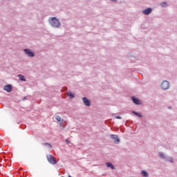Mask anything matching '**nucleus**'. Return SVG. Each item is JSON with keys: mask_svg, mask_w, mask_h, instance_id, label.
Here are the masks:
<instances>
[{"mask_svg": "<svg viewBox=\"0 0 177 177\" xmlns=\"http://www.w3.org/2000/svg\"><path fill=\"white\" fill-rule=\"evenodd\" d=\"M49 22L52 27H55L56 28H57V27H60V21L56 17L51 18Z\"/></svg>", "mask_w": 177, "mask_h": 177, "instance_id": "nucleus-1", "label": "nucleus"}, {"mask_svg": "<svg viewBox=\"0 0 177 177\" xmlns=\"http://www.w3.org/2000/svg\"><path fill=\"white\" fill-rule=\"evenodd\" d=\"M160 88L163 91H168L171 88V83L168 80H164L160 84Z\"/></svg>", "mask_w": 177, "mask_h": 177, "instance_id": "nucleus-2", "label": "nucleus"}, {"mask_svg": "<svg viewBox=\"0 0 177 177\" xmlns=\"http://www.w3.org/2000/svg\"><path fill=\"white\" fill-rule=\"evenodd\" d=\"M47 160L48 161V162H50V164H52L53 165H55V164L57 163V161H56V159L55 158V157L52 155H48L46 156Z\"/></svg>", "mask_w": 177, "mask_h": 177, "instance_id": "nucleus-3", "label": "nucleus"}, {"mask_svg": "<svg viewBox=\"0 0 177 177\" xmlns=\"http://www.w3.org/2000/svg\"><path fill=\"white\" fill-rule=\"evenodd\" d=\"M111 139H113L115 145H120L121 143V140L118 137V135L111 134Z\"/></svg>", "mask_w": 177, "mask_h": 177, "instance_id": "nucleus-4", "label": "nucleus"}, {"mask_svg": "<svg viewBox=\"0 0 177 177\" xmlns=\"http://www.w3.org/2000/svg\"><path fill=\"white\" fill-rule=\"evenodd\" d=\"M131 100H133V103H134V104H136L138 106H140V104H142V101H140V100H139V98L133 96L131 97Z\"/></svg>", "mask_w": 177, "mask_h": 177, "instance_id": "nucleus-5", "label": "nucleus"}, {"mask_svg": "<svg viewBox=\"0 0 177 177\" xmlns=\"http://www.w3.org/2000/svg\"><path fill=\"white\" fill-rule=\"evenodd\" d=\"M153 12V8H148L142 11L143 15L149 16Z\"/></svg>", "mask_w": 177, "mask_h": 177, "instance_id": "nucleus-6", "label": "nucleus"}, {"mask_svg": "<svg viewBox=\"0 0 177 177\" xmlns=\"http://www.w3.org/2000/svg\"><path fill=\"white\" fill-rule=\"evenodd\" d=\"M24 52L28 55V56H29V57H34L35 56L34 53L29 49H25Z\"/></svg>", "mask_w": 177, "mask_h": 177, "instance_id": "nucleus-7", "label": "nucleus"}, {"mask_svg": "<svg viewBox=\"0 0 177 177\" xmlns=\"http://www.w3.org/2000/svg\"><path fill=\"white\" fill-rule=\"evenodd\" d=\"M83 102L84 103L85 106H91V101H89V100H88V98L84 97L82 98Z\"/></svg>", "mask_w": 177, "mask_h": 177, "instance_id": "nucleus-8", "label": "nucleus"}, {"mask_svg": "<svg viewBox=\"0 0 177 177\" xmlns=\"http://www.w3.org/2000/svg\"><path fill=\"white\" fill-rule=\"evenodd\" d=\"M4 91H6V92H12V85L8 84L6 85L3 88Z\"/></svg>", "mask_w": 177, "mask_h": 177, "instance_id": "nucleus-9", "label": "nucleus"}, {"mask_svg": "<svg viewBox=\"0 0 177 177\" xmlns=\"http://www.w3.org/2000/svg\"><path fill=\"white\" fill-rule=\"evenodd\" d=\"M132 113H133V114H134V115H136L137 117H139L140 118H142V117H143L142 113H140L139 112H136L135 111H133Z\"/></svg>", "mask_w": 177, "mask_h": 177, "instance_id": "nucleus-10", "label": "nucleus"}, {"mask_svg": "<svg viewBox=\"0 0 177 177\" xmlns=\"http://www.w3.org/2000/svg\"><path fill=\"white\" fill-rule=\"evenodd\" d=\"M159 157L162 158V160H166L167 156H165L162 152H159Z\"/></svg>", "mask_w": 177, "mask_h": 177, "instance_id": "nucleus-11", "label": "nucleus"}, {"mask_svg": "<svg viewBox=\"0 0 177 177\" xmlns=\"http://www.w3.org/2000/svg\"><path fill=\"white\" fill-rule=\"evenodd\" d=\"M160 6L162 8H168V3H167L166 1H163L160 3Z\"/></svg>", "mask_w": 177, "mask_h": 177, "instance_id": "nucleus-12", "label": "nucleus"}, {"mask_svg": "<svg viewBox=\"0 0 177 177\" xmlns=\"http://www.w3.org/2000/svg\"><path fill=\"white\" fill-rule=\"evenodd\" d=\"M141 175H142L144 177H149V173L145 170L141 171Z\"/></svg>", "mask_w": 177, "mask_h": 177, "instance_id": "nucleus-13", "label": "nucleus"}, {"mask_svg": "<svg viewBox=\"0 0 177 177\" xmlns=\"http://www.w3.org/2000/svg\"><path fill=\"white\" fill-rule=\"evenodd\" d=\"M166 161H168L169 162H174V158L169 156L167 157Z\"/></svg>", "mask_w": 177, "mask_h": 177, "instance_id": "nucleus-14", "label": "nucleus"}, {"mask_svg": "<svg viewBox=\"0 0 177 177\" xmlns=\"http://www.w3.org/2000/svg\"><path fill=\"white\" fill-rule=\"evenodd\" d=\"M67 95L68 97H70V99H74V94H73L71 91L68 92Z\"/></svg>", "mask_w": 177, "mask_h": 177, "instance_id": "nucleus-15", "label": "nucleus"}, {"mask_svg": "<svg viewBox=\"0 0 177 177\" xmlns=\"http://www.w3.org/2000/svg\"><path fill=\"white\" fill-rule=\"evenodd\" d=\"M112 116L115 117V118H116L117 120H122V118L121 116H117L116 113L112 114Z\"/></svg>", "mask_w": 177, "mask_h": 177, "instance_id": "nucleus-16", "label": "nucleus"}, {"mask_svg": "<svg viewBox=\"0 0 177 177\" xmlns=\"http://www.w3.org/2000/svg\"><path fill=\"white\" fill-rule=\"evenodd\" d=\"M18 78L20 80V81H26L24 76H23L22 75H19Z\"/></svg>", "mask_w": 177, "mask_h": 177, "instance_id": "nucleus-17", "label": "nucleus"}, {"mask_svg": "<svg viewBox=\"0 0 177 177\" xmlns=\"http://www.w3.org/2000/svg\"><path fill=\"white\" fill-rule=\"evenodd\" d=\"M55 118L58 122H60L62 121V118L59 115H57Z\"/></svg>", "mask_w": 177, "mask_h": 177, "instance_id": "nucleus-18", "label": "nucleus"}, {"mask_svg": "<svg viewBox=\"0 0 177 177\" xmlns=\"http://www.w3.org/2000/svg\"><path fill=\"white\" fill-rule=\"evenodd\" d=\"M44 145L45 146H49L50 149H52V145L50 143L46 142V143L44 144Z\"/></svg>", "mask_w": 177, "mask_h": 177, "instance_id": "nucleus-19", "label": "nucleus"}, {"mask_svg": "<svg viewBox=\"0 0 177 177\" xmlns=\"http://www.w3.org/2000/svg\"><path fill=\"white\" fill-rule=\"evenodd\" d=\"M106 167H111V163H110V162H106Z\"/></svg>", "mask_w": 177, "mask_h": 177, "instance_id": "nucleus-20", "label": "nucleus"}, {"mask_svg": "<svg viewBox=\"0 0 177 177\" xmlns=\"http://www.w3.org/2000/svg\"><path fill=\"white\" fill-rule=\"evenodd\" d=\"M66 143L67 145L70 144V140H66Z\"/></svg>", "mask_w": 177, "mask_h": 177, "instance_id": "nucleus-21", "label": "nucleus"}, {"mask_svg": "<svg viewBox=\"0 0 177 177\" xmlns=\"http://www.w3.org/2000/svg\"><path fill=\"white\" fill-rule=\"evenodd\" d=\"M129 122V121H128V120L126 122V124H125L126 127H129L128 126Z\"/></svg>", "mask_w": 177, "mask_h": 177, "instance_id": "nucleus-22", "label": "nucleus"}, {"mask_svg": "<svg viewBox=\"0 0 177 177\" xmlns=\"http://www.w3.org/2000/svg\"><path fill=\"white\" fill-rule=\"evenodd\" d=\"M111 169H115V167L113 165H111Z\"/></svg>", "mask_w": 177, "mask_h": 177, "instance_id": "nucleus-23", "label": "nucleus"}, {"mask_svg": "<svg viewBox=\"0 0 177 177\" xmlns=\"http://www.w3.org/2000/svg\"><path fill=\"white\" fill-rule=\"evenodd\" d=\"M168 109H169V110H172V106H168Z\"/></svg>", "mask_w": 177, "mask_h": 177, "instance_id": "nucleus-24", "label": "nucleus"}, {"mask_svg": "<svg viewBox=\"0 0 177 177\" xmlns=\"http://www.w3.org/2000/svg\"><path fill=\"white\" fill-rule=\"evenodd\" d=\"M118 0H111V2H117Z\"/></svg>", "mask_w": 177, "mask_h": 177, "instance_id": "nucleus-25", "label": "nucleus"}, {"mask_svg": "<svg viewBox=\"0 0 177 177\" xmlns=\"http://www.w3.org/2000/svg\"><path fill=\"white\" fill-rule=\"evenodd\" d=\"M62 124H63V122H61V123H60V127H62Z\"/></svg>", "mask_w": 177, "mask_h": 177, "instance_id": "nucleus-26", "label": "nucleus"}, {"mask_svg": "<svg viewBox=\"0 0 177 177\" xmlns=\"http://www.w3.org/2000/svg\"><path fill=\"white\" fill-rule=\"evenodd\" d=\"M68 177H72L71 176H68Z\"/></svg>", "mask_w": 177, "mask_h": 177, "instance_id": "nucleus-27", "label": "nucleus"}]
</instances>
